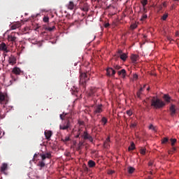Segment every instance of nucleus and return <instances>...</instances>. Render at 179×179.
Instances as JSON below:
<instances>
[{
	"label": "nucleus",
	"instance_id": "25",
	"mask_svg": "<svg viewBox=\"0 0 179 179\" xmlns=\"http://www.w3.org/2000/svg\"><path fill=\"white\" fill-rule=\"evenodd\" d=\"M38 166L40 168V170H41V169H43V167H45V163L44 162V161H40L38 163Z\"/></svg>",
	"mask_w": 179,
	"mask_h": 179
},
{
	"label": "nucleus",
	"instance_id": "37",
	"mask_svg": "<svg viewBox=\"0 0 179 179\" xmlns=\"http://www.w3.org/2000/svg\"><path fill=\"white\" fill-rule=\"evenodd\" d=\"M149 129H152V131H156L157 129H156V127L153 126V124H150L149 126Z\"/></svg>",
	"mask_w": 179,
	"mask_h": 179
},
{
	"label": "nucleus",
	"instance_id": "47",
	"mask_svg": "<svg viewBox=\"0 0 179 179\" xmlns=\"http://www.w3.org/2000/svg\"><path fill=\"white\" fill-rule=\"evenodd\" d=\"M80 135V130L78 131V134L76 136V138H79Z\"/></svg>",
	"mask_w": 179,
	"mask_h": 179
},
{
	"label": "nucleus",
	"instance_id": "44",
	"mask_svg": "<svg viewBox=\"0 0 179 179\" xmlns=\"http://www.w3.org/2000/svg\"><path fill=\"white\" fill-rule=\"evenodd\" d=\"M117 53L119 54L120 57L121 56V55L124 54V53L122 52V50H119L118 52H117Z\"/></svg>",
	"mask_w": 179,
	"mask_h": 179
},
{
	"label": "nucleus",
	"instance_id": "41",
	"mask_svg": "<svg viewBox=\"0 0 179 179\" xmlns=\"http://www.w3.org/2000/svg\"><path fill=\"white\" fill-rule=\"evenodd\" d=\"M141 94H142V92L140 91H138L136 93V96L138 99H141Z\"/></svg>",
	"mask_w": 179,
	"mask_h": 179
},
{
	"label": "nucleus",
	"instance_id": "56",
	"mask_svg": "<svg viewBox=\"0 0 179 179\" xmlns=\"http://www.w3.org/2000/svg\"><path fill=\"white\" fill-rule=\"evenodd\" d=\"M146 100H150V99H149V98H147Z\"/></svg>",
	"mask_w": 179,
	"mask_h": 179
},
{
	"label": "nucleus",
	"instance_id": "58",
	"mask_svg": "<svg viewBox=\"0 0 179 179\" xmlns=\"http://www.w3.org/2000/svg\"><path fill=\"white\" fill-rule=\"evenodd\" d=\"M149 89H150L149 87H148V88H147V90H149Z\"/></svg>",
	"mask_w": 179,
	"mask_h": 179
},
{
	"label": "nucleus",
	"instance_id": "32",
	"mask_svg": "<svg viewBox=\"0 0 179 179\" xmlns=\"http://www.w3.org/2000/svg\"><path fill=\"white\" fill-rule=\"evenodd\" d=\"M128 149H129V151L134 150V149H135V143H131V145L129 147Z\"/></svg>",
	"mask_w": 179,
	"mask_h": 179
},
{
	"label": "nucleus",
	"instance_id": "55",
	"mask_svg": "<svg viewBox=\"0 0 179 179\" xmlns=\"http://www.w3.org/2000/svg\"><path fill=\"white\" fill-rule=\"evenodd\" d=\"M1 134H2V131H1V129H0V136H1Z\"/></svg>",
	"mask_w": 179,
	"mask_h": 179
},
{
	"label": "nucleus",
	"instance_id": "9",
	"mask_svg": "<svg viewBox=\"0 0 179 179\" xmlns=\"http://www.w3.org/2000/svg\"><path fill=\"white\" fill-rule=\"evenodd\" d=\"M84 139H88L90 142H93V137L87 134V131H84V134L83 135Z\"/></svg>",
	"mask_w": 179,
	"mask_h": 179
},
{
	"label": "nucleus",
	"instance_id": "40",
	"mask_svg": "<svg viewBox=\"0 0 179 179\" xmlns=\"http://www.w3.org/2000/svg\"><path fill=\"white\" fill-rule=\"evenodd\" d=\"M139 76H138V74H134L133 76V79H134V80H137V79H138Z\"/></svg>",
	"mask_w": 179,
	"mask_h": 179
},
{
	"label": "nucleus",
	"instance_id": "54",
	"mask_svg": "<svg viewBox=\"0 0 179 179\" xmlns=\"http://www.w3.org/2000/svg\"><path fill=\"white\" fill-rule=\"evenodd\" d=\"M34 157H37V154H35Z\"/></svg>",
	"mask_w": 179,
	"mask_h": 179
},
{
	"label": "nucleus",
	"instance_id": "57",
	"mask_svg": "<svg viewBox=\"0 0 179 179\" xmlns=\"http://www.w3.org/2000/svg\"><path fill=\"white\" fill-rule=\"evenodd\" d=\"M113 173H114V171H112L110 173L113 174Z\"/></svg>",
	"mask_w": 179,
	"mask_h": 179
},
{
	"label": "nucleus",
	"instance_id": "30",
	"mask_svg": "<svg viewBox=\"0 0 179 179\" xmlns=\"http://www.w3.org/2000/svg\"><path fill=\"white\" fill-rule=\"evenodd\" d=\"M176 143H177V139L171 138V146H174Z\"/></svg>",
	"mask_w": 179,
	"mask_h": 179
},
{
	"label": "nucleus",
	"instance_id": "50",
	"mask_svg": "<svg viewBox=\"0 0 179 179\" xmlns=\"http://www.w3.org/2000/svg\"><path fill=\"white\" fill-rule=\"evenodd\" d=\"M78 123L80 124V125H83V122H78Z\"/></svg>",
	"mask_w": 179,
	"mask_h": 179
},
{
	"label": "nucleus",
	"instance_id": "18",
	"mask_svg": "<svg viewBox=\"0 0 179 179\" xmlns=\"http://www.w3.org/2000/svg\"><path fill=\"white\" fill-rule=\"evenodd\" d=\"M6 170H8V164H3L1 166V171L2 173H5V171H6Z\"/></svg>",
	"mask_w": 179,
	"mask_h": 179
},
{
	"label": "nucleus",
	"instance_id": "17",
	"mask_svg": "<svg viewBox=\"0 0 179 179\" xmlns=\"http://www.w3.org/2000/svg\"><path fill=\"white\" fill-rule=\"evenodd\" d=\"M88 167L90 169H93V167H96V162L93 160H89L87 162Z\"/></svg>",
	"mask_w": 179,
	"mask_h": 179
},
{
	"label": "nucleus",
	"instance_id": "22",
	"mask_svg": "<svg viewBox=\"0 0 179 179\" xmlns=\"http://www.w3.org/2000/svg\"><path fill=\"white\" fill-rule=\"evenodd\" d=\"M147 19H148V15H146V12L145 13V11L143 10V15L141 16V21L143 22Z\"/></svg>",
	"mask_w": 179,
	"mask_h": 179
},
{
	"label": "nucleus",
	"instance_id": "43",
	"mask_svg": "<svg viewBox=\"0 0 179 179\" xmlns=\"http://www.w3.org/2000/svg\"><path fill=\"white\" fill-rule=\"evenodd\" d=\"M144 87H146V85H144L143 87H141L139 89L138 92H141L142 93V92H143V88H144Z\"/></svg>",
	"mask_w": 179,
	"mask_h": 179
},
{
	"label": "nucleus",
	"instance_id": "11",
	"mask_svg": "<svg viewBox=\"0 0 179 179\" xmlns=\"http://www.w3.org/2000/svg\"><path fill=\"white\" fill-rule=\"evenodd\" d=\"M0 51H5V52H8V46L6 45V43L2 42L0 44Z\"/></svg>",
	"mask_w": 179,
	"mask_h": 179
},
{
	"label": "nucleus",
	"instance_id": "52",
	"mask_svg": "<svg viewBox=\"0 0 179 179\" xmlns=\"http://www.w3.org/2000/svg\"><path fill=\"white\" fill-rule=\"evenodd\" d=\"M171 9H174V4H173L172 6H171Z\"/></svg>",
	"mask_w": 179,
	"mask_h": 179
},
{
	"label": "nucleus",
	"instance_id": "38",
	"mask_svg": "<svg viewBox=\"0 0 179 179\" xmlns=\"http://www.w3.org/2000/svg\"><path fill=\"white\" fill-rule=\"evenodd\" d=\"M169 142V138L167 137H165L162 139V143H167Z\"/></svg>",
	"mask_w": 179,
	"mask_h": 179
},
{
	"label": "nucleus",
	"instance_id": "26",
	"mask_svg": "<svg viewBox=\"0 0 179 179\" xmlns=\"http://www.w3.org/2000/svg\"><path fill=\"white\" fill-rule=\"evenodd\" d=\"M69 141H71L69 136H66L62 138V141L64 142V143H66L67 142H69Z\"/></svg>",
	"mask_w": 179,
	"mask_h": 179
},
{
	"label": "nucleus",
	"instance_id": "34",
	"mask_svg": "<svg viewBox=\"0 0 179 179\" xmlns=\"http://www.w3.org/2000/svg\"><path fill=\"white\" fill-rule=\"evenodd\" d=\"M47 30H48V31H53V30H55V26L48 27H47Z\"/></svg>",
	"mask_w": 179,
	"mask_h": 179
},
{
	"label": "nucleus",
	"instance_id": "29",
	"mask_svg": "<svg viewBox=\"0 0 179 179\" xmlns=\"http://www.w3.org/2000/svg\"><path fill=\"white\" fill-rule=\"evenodd\" d=\"M5 100V94L3 93H0V103H2Z\"/></svg>",
	"mask_w": 179,
	"mask_h": 179
},
{
	"label": "nucleus",
	"instance_id": "3",
	"mask_svg": "<svg viewBox=\"0 0 179 179\" xmlns=\"http://www.w3.org/2000/svg\"><path fill=\"white\" fill-rule=\"evenodd\" d=\"M89 79V73H81L80 75V85L85 87L86 86V82H87Z\"/></svg>",
	"mask_w": 179,
	"mask_h": 179
},
{
	"label": "nucleus",
	"instance_id": "48",
	"mask_svg": "<svg viewBox=\"0 0 179 179\" xmlns=\"http://www.w3.org/2000/svg\"><path fill=\"white\" fill-rule=\"evenodd\" d=\"M148 166H153V162H150L148 163Z\"/></svg>",
	"mask_w": 179,
	"mask_h": 179
},
{
	"label": "nucleus",
	"instance_id": "42",
	"mask_svg": "<svg viewBox=\"0 0 179 179\" xmlns=\"http://www.w3.org/2000/svg\"><path fill=\"white\" fill-rule=\"evenodd\" d=\"M127 114L129 115V117H131L132 115V111L131 110H127Z\"/></svg>",
	"mask_w": 179,
	"mask_h": 179
},
{
	"label": "nucleus",
	"instance_id": "14",
	"mask_svg": "<svg viewBox=\"0 0 179 179\" xmlns=\"http://www.w3.org/2000/svg\"><path fill=\"white\" fill-rule=\"evenodd\" d=\"M20 26H22L20 22H15L10 26V29H11V30H16V29H19V27H20Z\"/></svg>",
	"mask_w": 179,
	"mask_h": 179
},
{
	"label": "nucleus",
	"instance_id": "5",
	"mask_svg": "<svg viewBox=\"0 0 179 179\" xmlns=\"http://www.w3.org/2000/svg\"><path fill=\"white\" fill-rule=\"evenodd\" d=\"M103 113V105L99 104L94 106V115H97V114H101Z\"/></svg>",
	"mask_w": 179,
	"mask_h": 179
},
{
	"label": "nucleus",
	"instance_id": "45",
	"mask_svg": "<svg viewBox=\"0 0 179 179\" xmlns=\"http://www.w3.org/2000/svg\"><path fill=\"white\" fill-rule=\"evenodd\" d=\"M115 69H117V70L121 69V66L116 65V66H115Z\"/></svg>",
	"mask_w": 179,
	"mask_h": 179
},
{
	"label": "nucleus",
	"instance_id": "8",
	"mask_svg": "<svg viewBox=\"0 0 179 179\" xmlns=\"http://www.w3.org/2000/svg\"><path fill=\"white\" fill-rule=\"evenodd\" d=\"M106 75L108 76H114L115 75V70H114L113 68H108L106 70Z\"/></svg>",
	"mask_w": 179,
	"mask_h": 179
},
{
	"label": "nucleus",
	"instance_id": "39",
	"mask_svg": "<svg viewBox=\"0 0 179 179\" xmlns=\"http://www.w3.org/2000/svg\"><path fill=\"white\" fill-rule=\"evenodd\" d=\"M48 20H50V18L48 17H43V22H45V23H48Z\"/></svg>",
	"mask_w": 179,
	"mask_h": 179
},
{
	"label": "nucleus",
	"instance_id": "23",
	"mask_svg": "<svg viewBox=\"0 0 179 179\" xmlns=\"http://www.w3.org/2000/svg\"><path fill=\"white\" fill-rule=\"evenodd\" d=\"M120 59H122V61H127V59L128 58V55H127V53H123L120 55Z\"/></svg>",
	"mask_w": 179,
	"mask_h": 179
},
{
	"label": "nucleus",
	"instance_id": "12",
	"mask_svg": "<svg viewBox=\"0 0 179 179\" xmlns=\"http://www.w3.org/2000/svg\"><path fill=\"white\" fill-rule=\"evenodd\" d=\"M117 74L120 76H122L123 79H125V76H127V71L125 69H122L121 71H117Z\"/></svg>",
	"mask_w": 179,
	"mask_h": 179
},
{
	"label": "nucleus",
	"instance_id": "15",
	"mask_svg": "<svg viewBox=\"0 0 179 179\" xmlns=\"http://www.w3.org/2000/svg\"><path fill=\"white\" fill-rule=\"evenodd\" d=\"M45 136L48 141H50V139H51V136H52V131H45Z\"/></svg>",
	"mask_w": 179,
	"mask_h": 179
},
{
	"label": "nucleus",
	"instance_id": "27",
	"mask_svg": "<svg viewBox=\"0 0 179 179\" xmlns=\"http://www.w3.org/2000/svg\"><path fill=\"white\" fill-rule=\"evenodd\" d=\"M135 171V168L132 166H129L128 167V173L129 174H133V173Z\"/></svg>",
	"mask_w": 179,
	"mask_h": 179
},
{
	"label": "nucleus",
	"instance_id": "24",
	"mask_svg": "<svg viewBox=\"0 0 179 179\" xmlns=\"http://www.w3.org/2000/svg\"><path fill=\"white\" fill-rule=\"evenodd\" d=\"M131 61H132V62H133L134 64H136V61H137V59H138V55H131Z\"/></svg>",
	"mask_w": 179,
	"mask_h": 179
},
{
	"label": "nucleus",
	"instance_id": "19",
	"mask_svg": "<svg viewBox=\"0 0 179 179\" xmlns=\"http://www.w3.org/2000/svg\"><path fill=\"white\" fill-rule=\"evenodd\" d=\"M141 3H142V5L143 6V11L145 13L148 12V10H146V8H145V6H146V5H148V0H142L141 1Z\"/></svg>",
	"mask_w": 179,
	"mask_h": 179
},
{
	"label": "nucleus",
	"instance_id": "20",
	"mask_svg": "<svg viewBox=\"0 0 179 179\" xmlns=\"http://www.w3.org/2000/svg\"><path fill=\"white\" fill-rule=\"evenodd\" d=\"M95 93H96V89H91L90 90V92L88 93V96H90V97H93L96 96Z\"/></svg>",
	"mask_w": 179,
	"mask_h": 179
},
{
	"label": "nucleus",
	"instance_id": "21",
	"mask_svg": "<svg viewBox=\"0 0 179 179\" xmlns=\"http://www.w3.org/2000/svg\"><path fill=\"white\" fill-rule=\"evenodd\" d=\"M74 8H75V3H73V1H69L68 5V9H70V10H73Z\"/></svg>",
	"mask_w": 179,
	"mask_h": 179
},
{
	"label": "nucleus",
	"instance_id": "1",
	"mask_svg": "<svg viewBox=\"0 0 179 179\" xmlns=\"http://www.w3.org/2000/svg\"><path fill=\"white\" fill-rule=\"evenodd\" d=\"M60 119L62 121L65 120V122L64 124H60L59 128L63 131H65L69 128H71V121H72V113H63L62 114L59 115Z\"/></svg>",
	"mask_w": 179,
	"mask_h": 179
},
{
	"label": "nucleus",
	"instance_id": "6",
	"mask_svg": "<svg viewBox=\"0 0 179 179\" xmlns=\"http://www.w3.org/2000/svg\"><path fill=\"white\" fill-rule=\"evenodd\" d=\"M40 156H41L43 162H44V160H45L46 159H51V152H46L45 154H40Z\"/></svg>",
	"mask_w": 179,
	"mask_h": 179
},
{
	"label": "nucleus",
	"instance_id": "49",
	"mask_svg": "<svg viewBox=\"0 0 179 179\" xmlns=\"http://www.w3.org/2000/svg\"><path fill=\"white\" fill-rule=\"evenodd\" d=\"M131 127H132L133 128H135V127H136V124H131Z\"/></svg>",
	"mask_w": 179,
	"mask_h": 179
},
{
	"label": "nucleus",
	"instance_id": "33",
	"mask_svg": "<svg viewBox=\"0 0 179 179\" xmlns=\"http://www.w3.org/2000/svg\"><path fill=\"white\" fill-rule=\"evenodd\" d=\"M167 17H169V13H164L162 15V20H166Z\"/></svg>",
	"mask_w": 179,
	"mask_h": 179
},
{
	"label": "nucleus",
	"instance_id": "4",
	"mask_svg": "<svg viewBox=\"0 0 179 179\" xmlns=\"http://www.w3.org/2000/svg\"><path fill=\"white\" fill-rule=\"evenodd\" d=\"M17 37H19V33L12 32L8 36V41H11V43H16L17 41Z\"/></svg>",
	"mask_w": 179,
	"mask_h": 179
},
{
	"label": "nucleus",
	"instance_id": "7",
	"mask_svg": "<svg viewBox=\"0 0 179 179\" xmlns=\"http://www.w3.org/2000/svg\"><path fill=\"white\" fill-rule=\"evenodd\" d=\"M110 143H111V140L110 139V136H108L103 143V148L108 149L110 148Z\"/></svg>",
	"mask_w": 179,
	"mask_h": 179
},
{
	"label": "nucleus",
	"instance_id": "53",
	"mask_svg": "<svg viewBox=\"0 0 179 179\" xmlns=\"http://www.w3.org/2000/svg\"><path fill=\"white\" fill-rule=\"evenodd\" d=\"M11 78H12L13 79H14V81L16 80V79L13 78V76H12V75H11Z\"/></svg>",
	"mask_w": 179,
	"mask_h": 179
},
{
	"label": "nucleus",
	"instance_id": "16",
	"mask_svg": "<svg viewBox=\"0 0 179 179\" xmlns=\"http://www.w3.org/2000/svg\"><path fill=\"white\" fill-rule=\"evenodd\" d=\"M8 62L10 65H15V64H16V58L13 56H10L8 59Z\"/></svg>",
	"mask_w": 179,
	"mask_h": 179
},
{
	"label": "nucleus",
	"instance_id": "36",
	"mask_svg": "<svg viewBox=\"0 0 179 179\" xmlns=\"http://www.w3.org/2000/svg\"><path fill=\"white\" fill-rule=\"evenodd\" d=\"M140 153L141 155H145V153H146V148H141Z\"/></svg>",
	"mask_w": 179,
	"mask_h": 179
},
{
	"label": "nucleus",
	"instance_id": "35",
	"mask_svg": "<svg viewBox=\"0 0 179 179\" xmlns=\"http://www.w3.org/2000/svg\"><path fill=\"white\" fill-rule=\"evenodd\" d=\"M131 30H135V29H136V27H138V24H132L131 26H130Z\"/></svg>",
	"mask_w": 179,
	"mask_h": 179
},
{
	"label": "nucleus",
	"instance_id": "2",
	"mask_svg": "<svg viewBox=\"0 0 179 179\" xmlns=\"http://www.w3.org/2000/svg\"><path fill=\"white\" fill-rule=\"evenodd\" d=\"M151 101V106L154 107V108H162V107H164L166 106V103L161 101L159 99H157L156 97H152V99H150Z\"/></svg>",
	"mask_w": 179,
	"mask_h": 179
},
{
	"label": "nucleus",
	"instance_id": "31",
	"mask_svg": "<svg viewBox=\"0 0 179 179\" xmlns=\"http://www.w3.org/2000/svg\"><path fill=\"white\" fill-rule=\"evenodd\" d=\"M164 99L165 101H166L167 103H170L171 98L169 96V95L165 94L164 96Z\"/></svg>",
	"mask_w": 179,
	"mask_h": 179
},
{
	"label": "nucleus",
	"instance_id": "46",
	"mask_svg": "<svg viewBox=\"0 0 179 179\" xmlns=\"http://www.w3.org/2000/svg\"><path fill=\"white\" fill-rule=\"evenodd\" d=\"M109 26H110V23H106L104 24V27H106V28L108 27Z\"/></svg>",
	"mask_w": 179,
	"mask_h": 179
},
{
	"label": "nucleus",
	"instance_id": "28",
	"mask_svg": "<svg viewBox=\"0 0 179 179\" xmlns=\"http://www.w3.org/2000/svg\"><path fill=\"white\" fill-rule=\"evenodd\" d=\"M101 122H102L103 125H106V124H107L108 120L106 119V117H103Z\"/></svg>",
	"mask_w": 179,
	"mask_h": 179
},
{
	"label": "nucleus",
	"instance_id": "10",
	"mask_svg": "<svg viewBox=\"0 0 179 179\" xmlns=\"http://www.w3.org/2000/svg\"><path fill=\"white\" fill-rule=\"evenodd\" d=\"M171 115V117H174L176 114H177V110L176 109V106L171 105L170 107Z\"/></svg>",
	"mask_w": 179,
	"mask_h": 179
},
{
	"label": "nucleus",
	"instance_id": "51",
	"mask_svg": "<svg viewBox=\"0 0 179 179\" xmlns=\"http://www.w3.org/2000/svg\"><path fill=\"white\" fill-rule=\"evenodd\" d=\"M145 103V106H148L146 104H148V101H144V103Z\"/></svg>",
	"mask_w": 179,
	"mask_h": 179
},
{
	"label": "nucleus",
	"instance_id": "59",
	"mask_svg": "<svg viewBox=\"0 0 179 179\" xmlns=\"http://www.w3.org/2000/svg\"><path fill=\"white\" fill-rule=\"evenodd\" d=\"M174 1H178V0H174Z\"/></svg>",
	"mask_w": 179,
	"mask_h": 179
},
{
	"label": "nucleus",
	"instance_id": "13",
	"mask_svg": "<svg viewBox=\"0 0 179 179\" xmlns=\"http://www.w3.org/2000/svg\"><path fill=\"white\" fill-rule=\"evenodd\" d=\"M12 73H14V75H20L22 70H20L19 67H15L13 69Z\"/></svg>",
	"mask_w": 179,
	"mask_h": 179
}]
</instances>
